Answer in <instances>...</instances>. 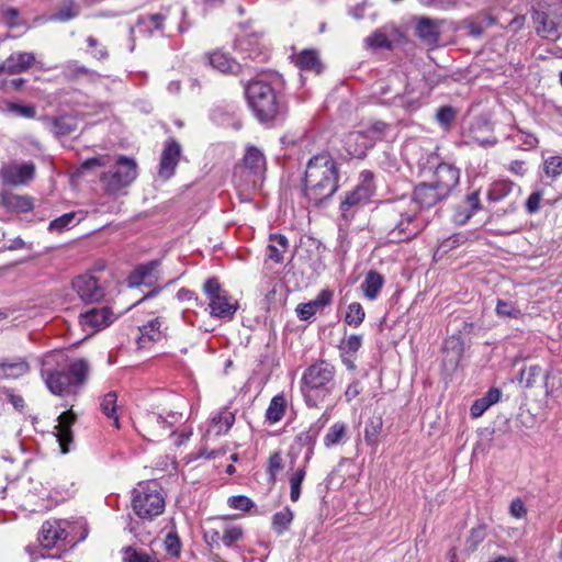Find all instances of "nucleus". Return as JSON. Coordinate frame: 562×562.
I'll return each mask as SVG.
<instances>
[{
	"label": "nucleus",
	"instance_id": "obj_1",
	"mask_svg": "<svg viewBox=\"0 0 562 562\" xmlns=\"http://www.w3.org/2000/svg\"><path fill=\"white\" fill-rule=\"evenodd\" d=\"M55 368L42 370L47 389L54 395L76 397L88 381L90 366L86 359L70 360L61 351L46 355L44 364Z\"/></svg>",
	"mask_w": 562,
	"mask_h": 562
},
{
	"label": "nucleus",
	"instance_id": "obj_2",
	"mask_svg": "<svg viewBox=\"0 0 562 562\" xmlns=\"http://www.w3.org/2000/svg\"><path fill=\"white\" fill-rule=\"evenodd\" d=\"M381 213L391 243L408 241L425 228L417 206L407 196L387 202Z\"/></svg>",
	"mask_w": 562,
	"mask_h": 562
},
{
	"label": "nucleus",
	"instance_id": "obj_3",
	"mask_svg": "<svg viewBox=\"0 0 562 562\" xmlns=\"http://www.w3.org/2000/svg\"><path fill=\"white\" fill-rule=\"evenodd\" d=\"M338 189V165L328 154L313 156L305 169L303 192L315 205L333 196Z\"/></svg>",
	"mask_w": 562,
	"mask_h": 562
},
{
	"label": "nucleus",
	"instance_id": "obj_4",
	"mask_svg": "<svg viewBox=\"0 0 562 562\" xmlns=\"http://www.w3.org/2000/svg\"><path fill=\"white\" fill-rule=\"evenodd\" d=\"M336 370L325 360L308 366L301 380V391L308 407H317L334 390Z\"/></svg>",
	"mask_w": 562,
	"mask_h": 562
},
{
	"label": "nucleus",
	"instance_id": "obj_5",
	"mask_svg": "<svg viewBox=\"0 0 562 562\" xmlns=\"http://www.w3.org/2000/svg\"><path fill=\"white\" fill-rule=\"evenodd\" d=\"M245 93L250 109L260 122H272L285 116L286 106L266 81H250Z\"/></svg>",
	"mask_w": 562,
	"mask_h": 562
},
{
	"label": "nucleus",
	"instance_id": "obj_6",
	"mask_svg": "<svg viewBox=\"0 0 562 562\" xmlns=\"http://www.w3.org/2000/svg\"><path fill=\"white\" fill-rule=\"evenodd\" d=\"M182 419V414L177 412L169 404V397L165 396L162 401L151 405V409L147 412L146 429L150 441L160 440L166 436H173L176 431L173 427Z\"/></svg>",
	"mask_w": 562,
	"mask_h": 562
},
{
	"label": "nucleus",
	"instance_id": "obj_7",
	"mask_svg": "<svg viewBox=\"0 0 562 562\" xmlns=\"http://www.w3.org/2000/svg\"><path fill=\"white\" fill-rule=\"evenodd\" d=\"M182 419V414L177 412L169 404V397L165 396L162 401L151 405V409L147 412L146 429L150 441L160 440L166 436H173L176 431L173 427Z\"/></svg>",
	"mask_w": 562,
	"mask_h": 562
},
{
	"label": "nucleus",
	"instance_id": "obj_8",
	"mask_svg": "<svg viewBox=\"0 0 562 562\" xmlns=\"http://www.w3.org/2000/svg\"><path fill=\"white\" fill-rule=\"evenodd\" d=\"M203 290L209 299L210 314L213 317L231 321L238 310V302L224 291L215 278L205 281Z\"/></svg>",
	"mask_w": 562,
	"mask_h": 562
},
{
	"label": "nucleus",
	"instance_id": "obj_9",
	"mask_svg": "<svg viewBox=\"0 0 562 562\" xmlns=\"http://www.w3.org/2000/svg\"><path fill=\"white\" fill-rule=\"evenodd\" d=\"M532 21L539 36L562 42V0H558L555 4L551 3L546 11H533Z\"/></svg>",
	"mask_w": 562,
	"mask_h": 562
},
{
	"label": "nucleus",
	"instance_id": "obj_10",
	"mask_svg": "<svg viewBox=\"0 0 562 562\" xmlns=\"http://www.w3.org/2000/svg\"><path fill=\"white\" fill-rule=\"evenodd\" d=\"M137 175V165L133 159L121 156L115 165L101 176V181L108 193L114 194L128 186Z\"/></svg>",
	"mask_w": 562,
	"mask_h": 562
},
{
	"label": "nucleus",
	"instance_id": "obj_11",
	"mask_svg": "<svg viewBox=\"0 0 562 562\" xmlns=\"http://www.w3.org/2000/svg\"><path fill=\"white\" fill-rule=\"evenodd\" d=\"M166 502L161 486L156 481L143 485V516L154 518L165 512Z\"/></svg>",
	"mask_w": 562,
	"mask_h": 562
},
{
	"label": "nucleus",
	"instance_id": "obj_12",
	"mask_svg": "<svg viewBox=\"0 0 562 562\" xmlns=\"http://www.w3.org/2000/svg\"><path fill=\"white\" fill-rule=\"evenodd\" d=\"M72 289L85 303H98L104 295L105 290L99 280L91 274H81L72 280Z\"/></svg>",
	"mask_w": 562,
	"mask_h": 562
},
{
	"label": "nucleus",
	"instance_id": "obj_13",
	"mask_svg": "<svg viewBox=\"0 0 562 562\" xmlns=\"http://www.w3.org/2000/svg\"><path fill=\"white\" fill-rule=\"evenodd\" d=\"M182 155L181 145L171 139L165 144L158 166L157 177L162 181L171 179Z\"/></svg>",
	"mask_w": 562,
	"mask_h": 562
},
{
	"label": "nucleus",
	"instance_id": "obj_14",
	"mask_svg": "<svg viewBox=\"0 0 562 562\" xmlns=\"http://www.w3.org/2000/svg\"><path fill=\"white\" fill-rule=\"evenodd\" d=\"M551 370L543 371L539 364L525 366L520 369L518 374V382L525 389H533L542 381L546 397L553 395L554 387L549 384Z\"/></svg>",
	"mask_w": 562,
	"mask_h": 562
},
{
	"label": "nucleus",
	"instance_id": "obj_15",
	"mask_svg": "<svg viewBox=\"0 0 562 562\" xmlns=\"http://www.w3.org/2000/svg\"><path fill=\"white\" fill-rule=\"evenodd\" d=\"M373 189L370 182H363L357 186L351 192L347 193L340 203L341 215L348 220L353 216L356 211L369 202Z\"/></svg>",
	"mask_w": 562,
	"mask_h": 562
},
{
	"label": "nucleus",
	"instance_id": "obj_16",
	"mask_svg": "<svg viewBox=\"0 0 562 562\" xmlns=\"http://www.w3.org/2000/svg\"><path fill=\"white\" fill-rule=\"evenodd\" d=\"M459 179L460 170L453 165L442 162L435 169L434 181L431 183L441 193V196L447 199L458 186Z\"/></svg>",
	"mask_w": 562,
	"mask_h": 562
},
{
	"label": "nucleus",
	"instance_id": "obj_17",
	"mask_svg": "<svg viewBox=\"0 0 562 562\" xmlns=\"http://www.w3.org/2000/svg\"><path fill=\"white\" fill-rule=\"evenodd\" d=\"M35 176V166L32 162L22 165H8L1 168L0 177L2 181L10 186H21L27 183Z\"/></svg>",
	"mask_w": 562,
	"mask_h": 562
},
{
	"label": "nucleus",
	"instance_id": "obj_18",
	"mask_svg": "<svg viewBox=\"0 0 562 562\" xmlns=\"http://www.w3.org/2000/svg\"><path fill=\"white\" fill-rule=\"evenodd\" d=\"M408 199L414 202L419 213L422 210L432 207L445 200L436 187L428 182L417 184L413 191V195Z\"/></svg>",
	"mask_w": 562,
	"mask_h": 562
},
{
	"label": "nucleus",
	"instance_id": "obj_19",
	"mask_svg": "<svg viewBox=\"0 0 562 562\" xmlns=\"http://www.w3.org/2000/svg\"><path fill=\"white\" fill-rule=\"evenodd\" d=\"M160 261L153 260L146 265H143V286L150 288V291L143 293V302L157 295L166 285L171 282H167L161 285V271L159 269Z\"/></svg>",
	"mask_w": 562,
	"mask_h": 562
},
{
	"label": "nucleus",
	"instance_id": "obj_20",
	"mask_svg": "<svg viewBox=\"0 0 562 562\" xmlns=\"http://www.w3.org/2000/svg\"><path fill=\"white\" fill-rule=\"evenodd\" d=\"M481 207L480 191H472L457 204L452 215V221L458 225H464Z\"/></svg>",
	"mask_w": 562,
	"mask_h": 562
},
{
	"label": "nucleus",
	"instance_id": "obj_21",
	"mask_svg": "<svg viewBox=\"0 0 562 562\" xmlns=\"http://www.w3.org/2000/svg\"><path fill=\"white\" fill-rule=\"evenodd\" d=\"M77 416L72 409L63 412L58 417V425L55 427V436L60 447L61 453L69 452V445L72 442L71 426L76 423Z\"/></svg>",
	"mask_w": 562,
	"mask_h": 562
},
{
	"label": "nucleus",
	"instance_id": "obj_22",
	"mask_svg": "<svg viewBox=\"0 0 562 562\" xmlns=\"http://www.w3.org/2000/svg\"><path fill=\"white\" fill-rule=\"evenodd\" d=\"M61 520H47L42 525L38 541L43 548H53L59 540L67 538Z\"/></svg>",
	"mask_w": 562,
	"mask_h": 562
},
{
	"label": "nucleus",
	"instance_id": "obj_23",
	"mask_svg": "<svg viewBox=\"0 0 562 562\" xmlns=\"http://www.w3.org/2000/svg\"><path fill=\"white\" fill-rule=\"evenodd\" d=\"M44 123L56 137H64L72 134L78 128V121L69 114L59 116H44Z\"/></svg>",
	"mask_w": 562,
	"mask_h": 562
},
{
	"label": "nucleus",
	"instance_id": "obj_24",
	"mask_svg": "<svg viewBox=\"0 0 562 562\" xmlns=\"http://www.w3.org/2000/svg\"><path fill=\"white\" fill-rule=\"evenodd\" d=\"M344 147L351 157L363 158L372 146L371 140L368 139L361 130L347 134L344 139Z\"/></svg>",
	"mask_w": 562,
	"mask_h": 562
},
{
	"label": "nucleus",
	"instance_id": "obj_25",
	"mask_svg": "<svg viewBox=\"0 0 562 562\" xmlns=\"http://www.w3.org/2000/svg\"><path fill=\"white\" fill-rule=\"evenodd\" d=\"M333 301V291L328 289L322 290L318 295L304 304H300L296 307V313L302 321L310 319L317 311L323 310L325 306L329 305Z\"/></svg>",
	"mask_w": 562,
	"mask_h": 562
},
{
	"label": "nucleus",
	"instance_id": "obj_26",
	"mask_svg": "<svg viewBox=\"0 0 562 562\" xmlns=\"http://www.w3.org/2000/svg\"><path fill=\"white\" fill-rule=\"evenodd\" d=\"M161 531H166L164 547L168 554L178 558L181 553L182 542L177 533L173 520L164 518L158 521Z\"/></svg>",
	"mask_w": 562,
	"mask_h": 562
},
{
	"label": "nucleus",
	"instance_id": "obj_27",
	"mask_svg": "<svg viewBox=\"0 0 562 562\" xmlns=\"http://www.w3.org/2000/svg\"><path fill=\"white\" fill-rule=\"evenodd\" d=\"M29 371L30 363L24 358H7L0 361V380L18 379Z\"/></svg>",
	"mask_w": 562,
	"mask_h": 562
},
{
	"label": "nucleus",
	"instance_id": "obj_28",
	"mask_svg": "<svg viewBox=\"0 0 562 562\" xmlns=\"http://www.w3.org/2000/svg\"><path fill=\"white\" fill-rule=\"evenodd\" d=\"M34 61V54L22 52L10 55L5 60L2 61V64L5 72L15 75L30 69Z\"/></svg>",
	"mask_w": 562,
	"mask_h": 562
},
{
	"label": "nucleus",
	"instance_id": "obj_29",
	"mask_svg": "<svg viewBox=\"0 0 562 562\" xmlns=\"http://www.w3.org/2000/svg\"><path fill=\"white\" fill-rule=\"evenodd\" d=\"M1 204L11 212L27 213L34 207L33 199L26 195H18L11 192L1 194Z\"/></svg>",
	"mask_w": 562,
	"mask_h": 562
},
{
	"label": "nucleus",
	"instance_id": "obj_30",
	"mask_svg": "<svg viewBox=\"0 0 562 562\" xmlns=\"http://www.w3.org/2000/svg\"><path fill=\"white\" fill-rule=\"evenodd\" d=\"M111 315L112 313L106 306L101 308L94 307L80 315V323L85 327L99 328L111 323Z\"/></svg>",
	"mask_w": 562,
	"mask_h": 562
},
{
	"label": "nucleus",
	"instance_id": "obj_31",
	"mask_svg": "<svg viewBox=\"0 0 562 562\" xmlns=\"http://www.w3.org/2000/svg\"><path fill=\"white\" fill-rule=\"evenodd\" d=\"M384 284V278L381 273L375 270H370L366 277L360 288L363 292L364 297L370 301L375 300Z\"/></svg>",
	"mask_w": 562,
	"mask_h": 562
},
{
	"label": "nucleus",
	"instance_id": "obj_32",
	"mask_svg": "<svg viewBox=\"0 0 562 562\" xmlns=\"http://www.w3.org/2000/svg\"><path fill=\"white\" fill-rule=\"evenodd\" d=\"M502 396L501 390L496 387H492L487 391V393L474 401L471 405L470 414L473 418L481 417L492 405L496 404Z\"/></svg>",
	"mask_w": 562,
	"mask_h": 562
},
{
	"label": "nucleus",
	"instance_id": "obj_33",
	"mask_svg": "<svg viewBox=\"0 0 562 562\" xmlns=\"http://www.w3.org/2000/svg\"><path fill=\"white\" fill-rule=\"evenodd\" d=\"M209 63L214 69L223 74H235L239 69V64L235 59L220 50L209 55Z\"/></svg>",
	"mask_w": 562,
	"mask_h": 562
},
{
	"label": "nucleus",
	"instance_id": "obj_34",
	"mask_svg": "<svg viewBox=\"0 0 562 562\" xmlns=\"http://www.w3.org/2000/svg\"><path fill=\"white\" fill-rule=\"evenodd\" d=\"M295 65L303 71L315 74H319L323 68L318 54L314 49H303L296 56Z\"/></svg>",
	"mask_w": 562,
	"mask_h": 562
},
{
	"label": "nucleus",
	"instance_id": "obj_35",
	"mask_svg": "<svg viewBox=\"0 0 562 562\" xmlns=\"http://www.w3.org/2000/svg\"><path fill=\"white\" fill-rule=\"evenodd\" d=\"M312 450L305 457V463L299 467L293 473L289 476L290 483V499L292 502H297L301 496V486L306 475V463L310 461L312 456Z\"/></svg>",
	"mask_w": 562,
	"mask_h": 562
},
{
	"label": "nucleus",
	"instance_id": "obj_36",
	"mask_svg": "<svg viewBox=\"0 0 562 562\" xmlns=\"http://www.w3.org/2000/svg\"><path fill=\"white\" fill-rule=\"evenodd\" d=\"M289 248L288 238L280 234L270 236V243L268 245V258L276 263L283 261V256Z\"/></svg>",
	"mask_w": 562,
	"mask_h": 562
},
{
	"label": "nucleus",
	"instance_id": "obj_37",
	"mask_svg": "<svg viewBox=\"0 0 562 562\" xmlns=\"http://www.w3.org/2000/svg\"><path fill=\"white\" fill-rule=\"evenodd\" d=\"M416 33L425 42L434 44L439 40V25L429 18H422L416 26Z\"/></svg>",
	"mask_w": 562,
	"mask_h": 562
},
{
	"label": "nucleus",
	"instance_id": "obj_38",
	"mask_svg": "<svg viewBox=\"0 0 562 562\" xmlns=\"http://www.w3.org/2000/svg\"><path fill=\"white\" fill-rule=\"evenodd\" d=\"M222 542L225 547L231 548L244 538V529L235 524L229 522L226 518H222Z\"/></svg>",
	"mask_w": 562,
	"mask_h": 562
},
{
	"label": "nucleus",
	"instance_id": "obj_39",
	"mask_svg": "<svg viewBox=\"0 0 562 562\" xmlns=\"http://www.w3.org/2000/svg\"><path fill=\"white\" fill-rule=\"evenodd\" d=\"M515 188V183L509 180H497L490 184L486 196L490 202H499L508 196Z\"/></svg>",
	"mask_w": 562,
	"mask_h": 562
},
{
	"label": "nucleus",
	"instance_id": "obj_40",
	"mask_svg": "<svg viewBox=\"0 0 562 562\" xmlns=\"http://www.w3.org/2000/svg\"><path fill=\"white\" fill-rule=\"evenodd\" d=\"M222 518L209 519L203 528V539L207 546L218 548L222 541Z\"/></svg>",
	"mask_w": 562,
	"mask_h": 562
},
{
	"label": "nucleus",
	"instance_id": "obj_41",
	"mask_svg": "<svg viewBox=\"0 0 562 562\" xmlns=\"http://www.w3.org/2000/svg\"><path fill=\"white\" fill-rule=\"evenodd\" d=\"M286 400L283 394H278L272 397L267 411L266 418L270 424L279 423L285 413Z\"/></svg>",
	"mask_w": 562,
	"mask_h": 562
},
{
	"label": "nucleus",
	"instance_id": "obj_42",
	"mask_svg": "<svg viewBox=\"0 0 562 562\" xmlns=\"http://www.w3.org/2000/svg\"><path fill=\"white\" fill-rule=\"evenodd\" d=\"M382 427L383 419L381 416H373L367 422L364 427V440L368 446L376 448Z\"/></svg>",
	"mask_w": 562,
	"mask_h": 562
},
{
	"label": "nucleus",
	"instance_id": "obj_43",
	"mask_svg": "<svg viewBox=\"0 0 562 562\" xmlns=\"http://www.w3.org/2000/svg\"><path fill=\"white\" fill-rule=\"evenodd\" d=\"M117 395L115 392L111 391L102 396L100 402V408L101 412L109 418L112 419L114 423V426L116 428H120V419L119 415L116 414L117 409Z\"/></svg>",
	"mask_w": 562,
	"mask_h": 562
},
{
	"label": "nucleus",
	"instance_id": "obj_44",
	"mask_svg": "<svg viewBox=\"0 0 562 562\" xmlns=\"http://www.w3.org/2000/svg\"><path fill=\"white\" fill-rule=\"evenodd\" d=\"M162 319L160 317H156L143 325V345L146 340L153 344L162 339Z\"/></svg>",
	"mask_w": 562,
	"mask_h": 562
},
{
	"label": "nucleus",
	"instance_id": "obj_45",
	"mask_svg": "<svg viewBox=\"0 0 562 562\" xmlns=\"http://www.w3.org/2000/svg\"><path fill=\"white\" fill-rule=\"evenodd\" d=\"M347 435V426L345 423L338 422L331 425L325 437H324V445L327 448L334 447L342 442V440L346 438Z\"/></svg>",
	"mask_w": 562,
	"mask_h": 562
},
{
	"label": "nucleus",
	"instance_id": "obj_46",
	"mask_svg": "<svg viewBox=\"0 0 562 562\" xmlns=\"http://www.w3.org/2000/svg\"><path fill=\"white\" fill-rule=\"evenodd\" d=\"M294 514L289 507H284L282 510L276 513L272 516V529L276 533L282 535L284 533L292 520H293Z\"/></svg>",
	"mask_w": 562,
	"mask_h": 562
},
{
	"label": "nucleus",
	"instance_id": "obj_47",
	"mask_svg": "<svg viewBox=\"0 0 562 562\" xmlns=\"http://www.w3.org/2000/svg\"><path fill=\"white\" fill-rule=\"evenodd\" d=\"M244 164L252 172H259L265 168L266 161L262 153L258 148L251 146L247 149L244 156Z\"/></svg>",
	"mask_w": 562,
	"mask_h": 562
},
{
	"label": "nucleus",
	"instance_id": "obj_48",
	"mask_svg": "<svg viewBox=\"0 0 562 562\" xmlns=\"http://www.w3.org/2000/svg\"><path fill=\"white\" fill-rule=\"evenodd\" d=\"M366 313L360 303L353 302L349 304L345 316V322L353 327H359L364 321Z\"/></svg>",
	"mask_w": 562,
	"mask_h": 562
},
{
	"label": "nucleus",
	"instance_id": "obj_49",
	"mask_svg": "<svg viewBox=\"0 0 562 562\" xmlns=\"http://www.w3.org/2000/svg\"><path fill=\"white\" fill-rule=\"evenodd\" d=\"M0 18L9 29H15L23 24L20 20V10L13 7L0 5Z\"/></svg>",
	"mask_w": 562,
	"mask_h": 562
},
{
	"label": "nucleus",
	"instance_id": "obj_50",
	"mask_svg": "<svg viewBox=\"0 0 562 562\" xmlns=\"http://www.w3.org/2000/svg\"><path fill=\"white\" fill-rule=\"evenodd\" d=\"M389 128V124L382 121H374L372 122L366 130H362L364 132V135L368 137V139L371 140V146L373 147L374 144L382 139Z\"/></svg>",
	"mask_w": 562,
	"mask_h": 562
},
{
	"label": "nucleus",
	"instance_id": "obj_51",
	"mask_svg": "<svg viewBox=\"0 0 562 562\" xmlns=\"http://www.w3.org/2000/svg\"><path fill=\"white\" fill-rule=\"evenodd\" d=\"M64 75L69 80H76L81 76H89L90 78L98 76L95 71L90 70L76 61H71L66 65Z\"/></svg>",
	"mask_w": 562,
	"mask_h": 562
},
{
	"label": "nucleus",
	"instance_id": "obj_52",
	"mask_svg": "<svg viewBox=\"0 0 562 562\" xmlns=\"http://www.w3.org/2000/svg\"><path fill=\"white\" fill-rule=\"evenodd\" d=\"M498 317H509L518 319L522 316L521 311L510 301L498 300L495 307Z\"/></svg>",
	"mask_w": 562,
	"mask_h": 562
},
{
	"label": "nucleus",
	"instance_id": "obj_53",
	"mask_svg": "<svg viewBox=\"0 0 562 562\" xmlns=\"http://www.w3.org/2000/svg\"><path fill=\"white\" fill-rule=\"evenodd\" d=\"M79 14V7L72 1H68L64 5H61L57 12L52 15V20L54 21H69L76 18Z\"/></svg>",
	"mask_w": 562,
	"mask_h": 562
},
{
	"label": "nucleus",
	"instance_id": "obj_54",
	"mask_svg": "<svg viewBox=\"0 0 562 562\" xmlns=\"http://www.w3.org/2000/svg\"><path fill=\"white\" fill-rule=\"evenodd\" d=\"M362 346L361 335H350L341 340L339 350L342 356H353Z\"/></svg>",
	"mask_w": 562,
	"mask_h": 562
},
{
	"label": "nucleus",
	"instance_id": "obj_55",
	"mask_svg": "<svg viewBox=\"0 0 562 562\" xmlns=\"http://www.w3.org/2000/svg\"><path fill=\"white\" fill-rule=\"evenodd\" d=\"M7 111L16 116L25 119H34L36 116V108L33 104H20L16 102H7Z\"/></svg>",
	"mask_w": 562,
	"mask_h": 562
},
{
	"label": "nucleus",
	"instance_id": "obj_56",
	"mask_svg": "<svg viewBox=\"0 0 562 562\" xmlns=\"http://www.w3.org/2000/svg\"><path fill=\"white\" fill-rule=\"evenodd\" d=\"M543 171L547 177L555 179L562 175V157L550 156L543 160Z\"/></svg>",
	"mask_w": 562,
	"mask_h": 562
},
{
	"label": "nucleus",
	"instance_id": "obj_57",
	"mask_svg": "<svg viewBox=\"0 0 562 562\" xmlns=\"http://www.w3.org/2000/svg\"><path fill=\"white\" fill-rule=\"evenodd\" d=\"M235 415L228 411L223 409L213 417V423L218 427L217 434L226 432L234 424Z\"/></svg>",
	"mask_w": 562,
	"mask_h": 562
},
{
	"label": "nucleus",
	"instance_id": "obj_58",
	"mask_svg": "<svg viewBox=\"0 0 562 562\" xmlns=\"http://www.w3.org/2000/svg\"><path fill=\"white\" fill-rule=\"evenodd\" d=\"M283 469V459L280 451H274L270 454L267 464V473L270 481L276 482L277 475Z\"/></svg>",
	"mask_w": 562,
	"mask_h": 562
},
{
	"label": "nucleus",
	"instance_id": "obj_59",
	"mask_svg": "<svg viewBox=\"0 0 562 562\" xmlns=\"http://www.w3.org/2000/svg\"><path fill=\"white\" fill-rule=\"evenodd\" d=\"M76 218V212L65 213L61 216L53 220L48 225L50 232H63L68 228Z\"/></svg>",
	"mask_w": 562,
	"mask_h": 562
},
{
	"label": "nucleus",
	"instance_id": "obj_60",
	"mask_svg": "<svg viewBox=\"0 0 562 562\" xmlns=\"http://www.w3.org/2000/svg\"><path fill=\"white\" fill-rule=\"evenodd\" d=\"M457 116V111L449 105L441 106L437 110L436 120L445 128H449Z\"/></svg>",
	"mask_w": 562,
	"mask_h": 562
},
{
	"label": "nucleus",
	"instance_id": "obj_61",
	"mask_svg": "<svg viewBox=\"0 0 562 562\" xmlns=\"http://www.w3.org/2000/svg\"><path fill=\"white\" fill-rule=\"evenodd\" d=\"M167 18H168V14H167V12H164V11L150 14L148 18L147 31L150 34H153L154 31H157L162 34L164 24H165V21L167 20Z\"/></svg>",
	"mask_w": 562,
	"mask_h": 562
},
{
	"label": "nucleus",
	"instance_id": "obj_62",
	"mask_svg": "<svg viewBox=\"0 0 562 562\" xmlns=\"http://www.w3.org/2000/svg\"><path fill=\"white\" fill-rule=\"evenodd\" d=\"M368 46H370L371 48H390L391 47V42L389 41L387 36L381 32V31H376L374 32L371 36H369L367 40H366Z\"/></svg>",
	"mask_w": 562,
	"mask_h": 562
},
{
	"label": "nucleus",
	"instance_id": "obj_63",
	"mask_svg": "<svg viewBox=\"0 0 562 562\" xmlns=\"http://www.w3.org/2000/svg\"><path fill=\"white\" fill-rule=\"evenodd\" d=\"M228 505L234 509L247 512L254 506V503L251 502L250 498L243 495H238L229 497Z\"/></svg>",
	"mask_w": 562,
	"mask_h": 562
},
{
	"label": "nucleus",
	"instance_id": "obj_64",
	"mask_svg": "<svg viewBox=\"0 0 562 562\" xmlns=\"http://www.w3.org/2000/svg\"><path fill=\"white\" fill-rule=\"evenodd\" d=\"M509 513L514 518H525L527 515V508L524 501L519 497L514 498L509 506Z\"/></svg>",
	"mask_w": 562,
	"mask_h": 562
}]
</instances>
